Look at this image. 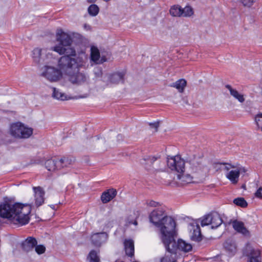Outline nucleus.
I'll return each mask as SVG.
<instances>
[{
	"instance_id": "1",
	"label": "nucleus",
	"mask_w": 262,
	"mask_h": 262,
	"mask_svg": "<svg viewBox=\"0 0 262 262\" xmlns=\"http://www.w3.org/2000/svg\"><path fill=\"white\" fill-rule=\"evenodd\" d=\"M56 40L59 43L53 47L52 50L66 56L59 59L52 57L42 68V76L50 82L60 80L64 74H70L71 70L84 66L88 60L85 52L76 54L75 50L71 47L72 40L69 33L61 29L57 30Z\"/></svg>"
},
{
	"instance_id": "2",
	"label": "nucleus",
	"mask_w": 262,
	"mask_h": 262,
	"mask_svg": "<svg viewBox=\"0 0 262 262\" xmlns=\"http://www.w3.org/2000/svg\"><path fill=\"white\" fill-rule=\"evenodd\" d=\"M33 203H14L8 199L0 203V217L10 223L22 226L29 223Z\"/></svg>"
},
{
	"instance_id": "3",
	"label": "nucleus",
	"mask_w": 262,
	"mask_h": 262,
	"mask_svg": "<svg viewBox=\"0 0 262 262\" xmlns=\"http://www.w3.org/2000/svg\"><path fill=\"white\" fill-rule=\"evenodd\" d=\"M167 166L171 170L178 172V178L182 182L190 183L192 178L202 170L200 159L194 156L190 157L185 162L179 156L168 157Z\"/></svg>"
},
{
	"instance_id": "4",
	"label": "nucleus",
	"mask_w": 262,
	"mask_h": 262,
	"mask_svg": "<svg viewBox=\"0 0 262 262\" xmlns=\"http://www.w3.org/2000/svg\"><path fill=\"white\" fill-rule=\"evenodd\" d=\"M149 220L155 226L160 229V237L168 248L170 245L173 247V235L176 231V222L171 216L166 214L163 208H158L154 210L149 215Z\"/></svg>"
},
{
	"instance_id": "5",
	"label": "nucleus",
	"mask_w": 262,
	"mask_h": 262,
	"mask_svg": "<svg viewBox=\"0 0 262 262\" xmlns=\"http://www.w3.org/2000/svg\"><path fill=\"white\" fill-rule=\"evenodd\" d=\"M220 168L225 171L226 178L233 184H237L240 175L245 173L247 171L245 167L239 164L222 163L220 164Z\"/></svg>"
},
{
	"instance_id": "6",
	"label": "nucleus",
	"mask_w": 262,
	"mask_h": 262,
	"mask_svg": "<svg viewBox=\"0 0 262 262\" xmlns=\"http://www.w3.org/2000/svg\"><path fill=\"white\" fill-rule=\"evenodd\" d=\"M32 128L20 122L12 123L9 127V133L14 138L25 139L33 134Z\"/></svg>"
},
{
	"instance_id": "7",
	"label": "nucleus",
	"mask_w": 262,
	"mask_h": 262,
	"mask_svg": "<svg viewBox=\"0 0 262 262\" xmlns=\"http://www.w3.org/2000/svg\"><path fill=\"white\" fill-rule=\"evenodd\" d=\"M141 164L145 166V168L148 170L151 169L150 165H152V168L159 171H164L167 169L165 163L164 161L158 160L157 158L154 156H144L141 160Z\"/></svg>"
},
{
	"instance_id": "8",
	"label": "nucleus",
	"mask_w": 262,
	"mask_h": 262,
	"mask_svg": "<svg viewBox=\"0 0 262 262\" xmlns=\"http://www.w3.org/2000/svg\"><path fill=\"white\" fill-rule=\"evenodd\" d=\"M71 163V159L63 157L59 160L53 159H49L46 161L45 165L48 170L55 171L56 170L60 169L61 168L70 165Z\"/></svg>"
},
{
	"instance_id": "9",
	"label": "nucleus",
	"mask_w": 262,
	"mask_h": 262,
	"mask_svg": "<svg viewBox=\"0 0 262 262\" xmlns=\"http://www.w3.org/2000/svg\"><path fill=\"white\" fill-rule=\"evenodd\" d=\"M222 223V218L216 212L204 215L201 220V225L202 227L210 225L212 229L217 228Z\"/></svg>"
},
{
	"instance_id": "10",
	"label": "nucleus",
	"mask_w": 262,
	"mask_h": 262,
	"mask_svg": "<svg viewBox=\"0 0 262 262\" xmlns=\"http://www.w3.org/2000/svg\"><path fill=\"white\" fill-rule=\"evenodd\" d=\"M32 57L34 61L37 63H46L50 59L52 58V53L48 52L46 49L36 48L33 49Z\"/></svg>"
},
{
	"instance_id": "11",
	"label": "nucleus",
	"mask_w": 262,
	"mask_h": 262,
	"mask_svg": "<svg viewBox=\"0 0 262 262\" xmlns=\"http://www.w3.org/2000/svg\"><path fill=\"white\" fill-rule=\"evenodd\" d=\"M33 190L34 192V200L30 203H33L32 207H38L42 205L45 201V191L43 189L39 187H33Z\"/></svg>"
},
{
	"instance_id": "12",
	"label": "nucleus",
	"mask_w": 262,
	"mask_h": 262,
	"mask_svg": "<svg viewBox=\"0 0 262 262\" xmlns=\"http://www.w3.org/2000/svg\"><path fill=\"white\" fill-rule=\"evenodd\" d=\"M190 238L194 241H200L202 239L201 230L199 224L196 222L190 223L188 226Z\"/></svg>"
},
{
	"instance_id": "13",
	"label": "nucleus",
	"mask_w": 262,
	"mask_h": 262,
	"mask_svg": "<svg viewBox=\"0 0 262 262\" xmlns=\"http://www.w3.org/2000/svg\"><path fill=\"white\" fill-rule=\"evenodd\" d=\"M86 65V64H85ZM85 66H84L85 67ZM84 67H80L77 70H74L73 69L71 70V73L70 74H68L70 75V80L73 83H76V84H82L86 82L87 80V77L81 73H78V70L80 68Z\"/></svg>"
},
{
	"instance_id": "14",
	"label": "nucleus",
	"mask_w": 262,
	"mask_h": 262,
	"mask_svg": "<svg viewBox=\"0 0 262 262\" xmlns=\"http://www.w3.org/2000/svg\"><path fill=\"white\" fill-rule=\"evenodd\" d=\"M108 239V234L105 232L93 233L91 236V241L95 246L100 247Z\"/></svg>"
},
{
	"instance_id": "15",
	"label": "nucleus",
	"mask_w": 262,
	"mask_h": 262,
	"mask_svg": "<svg viewBox=\"0 0 262 262\" xmlns=\"http://www.w3.org/2000/svg\"><path fill=\"white\" fill-rule=\"evenodd\" d=\"M244 253L249 257L248 262H261L259 251L254 249L251 245L246 246Z\"/></svg>"
},
{
	"instance_id": "16",
	"label": "nucleus",
	"mask_w": 262,
	"mask_h": 262,
	"mask_svg": "<svg viewBox=\"0 0 262 262\" xmlns=\"http://www.w3.org/2000/svg\"><path fill=\"white\" fill-rule=\"evenodd\" d=\"M234 229L237 232L242 234L244 236H249V231L245 227L244 223L241 221L235 220L232 223Z\"/></svg>"
},
{
	"instance_id": "17",
	"label": "nucleus",
	"mask_w": 262,
	"mask_h": 262,
	"mask_svg": "<svg viewBox=\"0 0 262 262\" xmlns=\"http://www.w3.org/2000/svg\"><path fill=\"white\" fill-rule=\"evenodd\" d=\"M117 195V191L111 188L104 191L101 196V200L103 203H107L113 200Z\"/></svg>"
},
{
	"instance_id": "18",
	"label": "nucleus",
	"mask_w": 262,
	"mask_h": 262,
	"mask_svg": "<svg viewBox=\"0 0 262 262\" xmlns=\"http://www.w3.org/2000/svg\"><path fill=\"white\" fill-rule=\"evenodd\" d=\"M52 96L53 98L60 101H65L71 99L72 98L69 96L61 90L55 88H52Z\"/></svg>"
},
{
	"instance_id": "19",
	"label": "nucleus",
	"mask_w": 262,
	"mask_h": 262,
	"mask_svg": "<svg viewBox=\"0 0 262 262\" xmlns=\"http://www.w3.org/2000/svg\"><path fill=\"white\" fill-rule=\"evenodd\" d=\"M226 89L229 91L230 94L236 100L241 103H243L245 100V96L238 92L236 89L233 88L230 85H226Z\"/></svg>"
},
{
	"instance_id": "20",
	"label": "nucleus",
	"mask_w": 262,
	"mask_h": 262,
	"mask_svg": "<svg viewBox=\"0 0 262 262\" xmlns=\"http://www.w3.org/2000/svg\"><path fill=\"white\" fill-rule=\"evenodd\" d=\"M37 245V241L35 238L29 237L22 244V248L26 251H29Z\"/></svg>"
},
{
	"instance_id": "21",
	"label": "nucleus",
	"mask_w": 262,
	"mask_h": 262,
	"mask_svg": "<svg viewBox=\"0 0 262 262\" xmlns=\"http://www.w3.org/2000/svg\"><path fill=\"white\" fill-rule=\"evenodd\" d=\"M91 59L97 64L102 63L105 61L100 59L99 50L94 46L92 47L91 48Z\"/></svg>"
},
{
	"instance_id": "22",
	"label": "nucleus",
	"mask_w": 262,
	"mask_h": 262,
	"mask_svg": "<svg viewBox=\"0 0 262 262\" xmlns=\"http://www.w3.org/2000/svg\"><path fill=\"white\" fill-rule=\"evenodd\" d=\"M124 245L126 254L129 256H132L134 254V241L130 239H125Z\"/></svg>"
},
{
	"instance_id": "23",
	"label": "nucleus",
	"mask_w": 262,
	"mask_h": 262,
	"mask_svg": "<svg viewBox=\"0 0 262 262\" xmlns=\"http://www.w3.org/2000/svg\"><path fill=\"white\" fill-rule=\"evenodd\" d=\"M100 228L102 230H107L113 227L114 222L107 218H105L98 222Z\"/></svg>"
},
{
	"instance_id": "24",
	"label": "nucleus",
	"mask_w": 262,
	"mask_h": 262,
	"mask_svg": "<svg viewBox=\"0 0 262 262\" xmlns=\"http://www.w3.org/2000/svg\"><path fill=\"white\" fill-rule=\"evenodd\" d=\"M124 76V73L123 72L114 73L110 77V82L114 84L123 82Z\"/></svg>"
},
{
	"instance_id": "25",
	"label": "nucleus",
	"mask_w": 262,
	"mask_h": 262,
	"mask_svg": "<svg viewBox=\"0 0 262 262\" xmlns=\"http://www.w3.org/2000/svg\"><path fill=\"white\" fill-rule=\"evenodd\" d=\"M186 81L184 79H181L171 84V86L176 88L179 92L182 93L186 86Z\"/></svg>"
},
{
	"instance_id": "26",
	"label": "nucleus",
	"mask_w": 262,
	"mask_h": 262,
	"mask_svg": "<svg viewBox=\"0 0 262 262\" xmlns=\"http://www.w3.org/2000/svg\"><path fill=\"white\" fill-rule=\"evenodd\" d=\"M226 250L231 255H234L236 252V246L235 243L232 241H227L224 244Z\"/></svg>"
},
{
	"instance_id": "27",
	"label": "nucleus",
	"mask_w": 262,
	"mask_h": 262,
	"mask_svg": "<svg viewBox=\"0 0 262 262\" xmlns=\"http://www.w3.org/2000/svg\"><path fill=\"white\" fill-rule=\"evenodd\" d=\"M169 13L174 17H182V8L179 5H173L170 8Z\"/></svg>"
},
{
	"instance_id": "28",
	"label": "nucleus",
	"mask_w": 262,
	"mask_h": 262,
	"mask_svg": "<svg viewBox=\"0 0 262 262\" xmlns=\"http://www.w3.org/2000/svg\"><path fill=\"white\" fill-rule=\"evenodd\" d=\"M194 14L193 8L190 5L186 6L182 8V17H189Z\"/></svg>"
},
{
	"instance_id": "29",
	"label": "nucleus",
	"mask_w": 262,
	"mask_h": 262,
	"mask_svg": "<svg viewBox=\"0 0 262 262\" xmlns=\"http://www.w3.org/2000/svg\"><path fill=\"white\" fill-rule=\"evenodd\" d=\"M89 262H100L98 253L94 250H92L88 257Z\"/></svg>"
},
{
	"instance_id": "30",
	"label": "nucleus",
	"mask_w": 262,
	"mask_h": 262,
	"mask_svg": "<svg viewBox=\"0 0 262 262\" xmlns=\"http://www.w3.org/2000/svg\"><path fill=\"white\" fill-rule=\"evenodd\" d=\"M88 13L92 16H96L99 11V8L97 5L95 4H92L88 8Z\"/></svg>"
},
{
	"instance_id": "31",
	"label": "nucleus",
	"mask_w": 262,
	"mask_h": 262,
	"mask_svg": "<svg viewBox=\"0 0 262 262\" xmlns=\"http://www.w3.org/2000/svg\"><path fill=\"white\" fill-rule=\"evenodd\" d=\"M233 203L236 206L245 208L248 205V204L246 200L243 198H237L233 200Z\"/></svg>"
},
{
	"instance_id": "32",
	"label": "nucleus",
	"mask_w": 262,
	"mask_h": 262,
	"mask_svg": "<svg viewBox=\"0 0 262 262\" xmlns=\"http://www.w3.org/2000/svg\"><path fill=\"white\" fill-rule=\"evenodd\" d=\"M256 0H240V2L243 7L250 8L255 3Z\"/></svg>"
},
{
	"instance_id": "33",
	"label": "nucleus",
	"mask_w": 262,
	"mask_h": 262,
	"mask_svg": "<svg viewBox=\"0 0 262 262\" xmlns=\"http://www.w3.org/2000/svg\"><path fill=\"white\" fill-rule=\"evenodd\" d=\"M255 122L258 128L262 126V113L257 114L255 117Z\"/></svg>"
},
{
	"instance_id": "34",
	"label": "nucleus",
	"mask_w": 262,
	"mask_h": 262,
	"mask_svg": "<svg viewBox=\"0 0 262 262\" xmlns=\"http://www.w3.org/2000/svg\"><path fill=\"white\" fill-rule=\"evenodd\" d=\"M35 250L38 254H41L46 251V248L42 245H36L35 246Z\"/></svg>"
},
{
	"instance_id": "35",
	"label": "nucleus",
	"mask_w": 262,
	"mask_h": 262,
	"mask_svg": "<svg viewBox=\"0 0 262 262\" xmlns=\"http://www.w3.org/2000/svg\"><path fill=\"white\" fill-rule=\"evenodd\" d=\"M254 196L256 198L262 199V187H259L254 193Z\"/></svg>"
},
{
	"instance_id": "36",
	"label": "nucleus",
	"mask_w": 262,
	"mask_h": 262,
	"mask_svg": "<svg viewBox=\"0 0 262 262\" xmlns=\"http://www.w3.org/2000/svg\"><path fill=\"white\" fill-rule=\"evenodd\" d=\"M134 225L135 226L137 225V222L136 220H132L129 218L127 219L126 222V225L127 226H129L131 225Z\"/></svg>"
},
{
	"instance_id": "37",
	"label": "nucleus",
	"mask_w": 262,
	"mask_h": 262,
	"mask_svg": "<svg viewBox=\"0 0 262 262\" xmlns=\"http://www.w3.org/2000/svg\"><path fill=\"white\" fill-rule=\"evenodd\" d=\"M149 125L151 126V128H154L155 131H157L159 126V122L157 121L152 123H150Z\"/></svg>"
},
{
	"instance_id": "38",
	"label": "nucleus",
	"mask_w": 262,
	"mask_h": 262,
	"mask_svg": "<svg viewBox=\"0 0 262 262\" xmlns=\"http://www.w3.org/2000/svg\"><path fill=\"white\" fill-rule=\"evenodd\" d=\"M148 205L150 207H157L159 205V203L158 202H155L154 201H150L148 203Z\"/></svg>"
},
{
	"instance_id": "39",
	"label": "nucleus",
	"mask_w": 262,
	"mask_h": 262,
	"mask_svg": "<svg viewBox=\"0 0 262 262\" xmlns=\"http://www.w3.org/2000/svg\"><path fill=\"white\" fill-rule=\"evenodd\" d=\"M84 29L86 31H89L91 29V27L88 24H84L83 26Z\"/></svg>"
},
{
	"instance_id": "40",
	"label": "nucleus",
	"mask_w": 262,
	"mask_h": 262,
	"mask_svg": "<svg viewBox=\"0 0 262 262\" xmlns=\"http://www.w3.org/2000/svg\"><path fill=\"white\" fill-rule=\"evenodd\" d=\"M88 2L89 3H94L97 0H87Z\"/></svg>"
},
{
	"instance_id": "41",
	"label": "nucleus",
	"mask_w": 262,
	"mask_h": 262,
	"mask_svg": "<svg viewBox=\"0 0 262 262\" xmlns=\"http://www.w3.org/2000/svg\"><path fill=\"white\" fill-rule=\"evenodd\" d=\"M260 128H261V130L262 131V125L260 127Z\"/></svg>"
}]
</instances>
